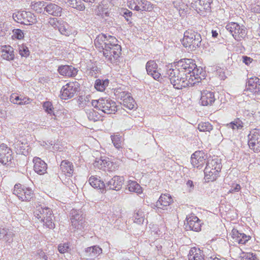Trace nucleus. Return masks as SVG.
I'll return each instance as SVG.
<instances>
[{
	"label": "nucleus",
	"instance_id": "obj_61",
	"mask_svg": "<svg viewBox=\"0 0 260 260\" xmlns=\"http://www.w3.org/2000/svg\"><path fill=\"white\" fill-rule=\"evenodd\" d=\"M59 30L60 32V33L62 35H64L66 36L69 35V31L63 26H60L59 28Z\"/></svg>",
	"mask_w": 260,
	"mask_h": 260
},
{
	"label": "nucleus",
	"instance_id": "obj_37",
	"mask_svg": "<svg viewBox=\"0 0 260 260\" xmlns=\"http://www.w3.org/2000/svg\"><path fill=\"white\" fill-rule=\"evenodd\" d=\"M46 3L43 1H38L31 3V7L32 10L38 13H44L45 12V7Z\"/></svg>",
	"mask_w": 260,
	"mask_h": 260
},
{
	"label": "nucleus",
	"instance_id": "obj_48",
	"mask_svg": "<svg viewBox=\"0 0 260 260\" xmlns=\"http://www.w3.org/2000/svg\"><path fill=\"white\" fill-rule=\"evenodd\" d=\"M13 36L17 39L21 40L24 37V34L22 31L20 29H15L13 31Z\"/></svg>",
	"mask_w": 260,
	"mask_h": 260
},
{
	"label": "nucleus",
	"instance_id": "obj_19",
	"mask_svg": "<svg viewBox=\"0 0 260 260\" xmlns=\"http://www.w3.org/2000/svg\"><path fill=\"white\" fill-rule=\"evenodd\" d=\"M31 14L29 12L25 11L18 12L13 15V18L14 20L18 23L24 25H29L30 23V19H31L29 15Z\"/></svg>",
	"mask_w": 260,
	"mask_h": 260
},
{
	"label": "nucleus",
	"instance_id": "obj_40",
	"mask_svg": "<svg viewBox=\"0 0 260 260\" xmlns=\"http://www.w3.org/2000/svg\"><path fill=\"white\" fill-rule=\"evenodd\" d=\"M219 171L213 170V168H211V171L209 173H206V168L204 169L205 178L208 181H213L215 180L219 173Z\"/></svg>",
	"mask_w": 260,
	"mask_h": 260
},
{
	"label": "nucleus",
	"instance_id": "obj_24",
	"mask_svg": "<svg viewBox=\"0 0 260 260\" xmlns=\"http://www.w3.org/2000/svg\"><path fill=\"white\" fill-rule=\"evenodd\" d=\"M212 2V0H196L192 4L194 5L197 11L210 12Z\"/></svg>",
	"mask_w": 260,
	"mask_h": 260
},
{
	"label": "nucleus",
	"instance_id": "obj_23",
	"mask_svg": "<svg viewBox=\"0 0 260 260\" xmlns=\"http://www.w3.org/2000/svg\"><path fill=\"white\" fill-rule=\"evenodd\" d=\"M45 12L49 15L54 16H60L62 13V8L53 3H46Z\"/></svg>",
	"mask_w": 260,
	"mask_h": 260
},
{
	"label": "nucleus",
	"instance_id": "obj_57",
	"mask_svg": "<svg viewBox=\"0 0 260 260\" xmlns=\"http://www.w3.org/2000/svg\"><path fill=\"white\" fill-rule=\"evenodd\" d=\"M25 145V144L23 143V142H21L20 141H17L14 144L15 148H19L20 149H24V145Z\"/></svg>",
	"mask_w": 260,
	"mask_h": 260
},
{
	"label": "nucleus",
	"instance_id": "obj_12",
	"mask_svg": "<svg viewBox=\"0 0 260 260\" xmlns=\"http://www.w3.org/2000/svg\"><path fill=\"white\" fill-rule=\"evenodd\" d=\"M78 88V83L70 82L63 86L60 91V98L62 100H68L73 98Z\"/></svg>",
	"mask_w": 260,
	"mask_h": 260
},
{
	"label": "nucleus",
	"instance_id": "obj_39",
	"mask_svg": "<svg viewBox=\"0 0 260 260\" xmlns=\"http://www.w3.org/2000/svg\"><path fill=\"white\" fill-rule=\"evenodd\" d=\"M122 104L124 107L132 110L135 107L136 103L131 95H128L125 99H123Z\"/></svg>",
	"mask_w": 260,
	"mask_h": 260
},
{
	"label": "nucleus",
	"instance_id": "obj_31",
	"mask_svg": "<svg viewBox=\"0 0 260 260\" xmlns=\"http://www.w3.org/2000/svg\"><path fill=\"white\" fill-rule=\"evenodd\" d=\"M89 183L93 187L103 191L106 189V184L96 177L91 176L89 179Z\"/></svg>",
	"mask_w": 260,
	"mask_h": 260
},
{
	"label": "nucleus",
	"instance_id": "obj_42",
	"mask_svg": "<svg viewBox=\"0 0 260 260\" xmlns=\"http://www.w3.org/2000/svg\"><path fill=\"white\" fill-rule=\"evenodd\" d=\"M198 128L200 132H210L212 130L213 126L208 122H201L199 124Z\"/></svg>",
	"mask_w": 260,
	"mask_h": 260
},
{
	"label": "nucleus",
	"instance_id": "obj_38",
	"mask_svg": "<svg viewBox=\"0 0 260 260\" xmlns=\"http://www.w3.org/2000/svg\"><path fill=\"white\" fill-rule=\"evenodd\" d=\"M86 114L89 120L92 121H97L101 119V115L97 111L93 109L87 110Z\"/></svg>",
	"mask_w": 260,
	"mask_h": 260
},
{
	"label": "nucleus",
	"instance_id": "obj_34",
	"mask_svg": "<svg viewBox=\"0 0 260 260\" xmlns=\"http://www.w3.org/2000/svg\"><path fill=\"white\" fill-rule=\"evenodd\" d=\"M146 214L142 209H136L134 213L133 219L135 222L138 224H142L143 223Z\"/></svg>",
	"mask_w": 260,
	"mask_h": 260
},
{
	"label": "nucleus",
	"instance_id": "obj_50",
	"mask_svg": "<svg viewBox=\"0 0 260 260\" xmlns=\"http://www.w3.org/2000/svg\"><path fill=\"white\" fill-rule=\"evenodd\" d=\"M108 162L106 160L101 159L98 161H95L94 162V166L98 167L100 169H102L106 167V164Z\"/></svg>",
	"mask_w": 260,
	"mask_h": 260
},
{
	"label": "nucleus",
	"instance_id": "obj_63",
	"mask_svg": "<svg viewBox=\"0 0 260 260\" xmlns=\"http://www.w3.org/2000/svg\"><path fill=\"white\" fill-rule=\"evenodd\" d=\"M247 257L248 258L249 260H255L256 257L255 255H253L252 253H248L247 255Z\"/></svg>",
	"mask_w": 260,
	"mask_h": 260
},
{
	"label": "nucleus",
	"instance_id": "obj_7",
	"mask_svg": "<svg viewBox=\"0 0 260 260\" xmlns=\"http://www.w3.org/2000/svg\"><path fill=\"white\" fill-rule=\"evenodd\" d=\"M127 6L131 10L138 12H150L153 9L152 4L146 0H127Z\"/></svg>",
	"mask_w": 260,
	"mask_h": 260
},
{
	"label": "nucleus",
	"instance_id": "obj_1",
	"mask_svg": "<svg viewBox=\"0 0 260 260\" xmlns=\"http://www.w3.org/2000/svg\"><path fill=\"white\" fill-rule=\"evenodd\" d=\"M94 44L99 50H103L104 56L110 62H115L119 57L121 46L117 44V40L115 37L99 35L95 39Z\"/></svg>",
	"mask_w": 260,
	"mask_h": 260
},
{
	"label": "nucleus",
	"instance_id": "obj_9",
	"mask_svg": "<svg viewBox=\"0 0 260 260\" xmlns=\"http://www.w3.org/2000/svg\"><path fill=\"white\" fill-rule=\"evenodd\" d=\"M225 28L237 41H240L246 35L245 27L243 25L240 26L236 22L228 23Z\"/></svg>",
	"mask_w": 260,
	"mask_h": 260
},
{
	"label": "nucleus",
	"instance_id": "obj_35",
	"mask_svg": "<svg viewBox=\"0 0 260 260\" xmlns=\"http://www.w3.org/2000/svg\"><path fill=\"white\" fill-rule=\"evenodd\" d=\"M109 81L108 79L101 80L97 79L95 81L94 87L100 91H103L105 90L106 88L108 86Z\"/></svg>",
	"mask_w": 260,
	"mask_h": 260
},
{
	"label": "nucleus",
	"instance_id": "obj_53",
	"mask_svg": "<svg viewBox=\"0 0 260 260\" xmlns=\"http://www.w3.org/2000/svg\"><path fill=\"white\" fill-rule=\"evenodd\" d=\"M253 59L247 56H242V61L245 64L248 66L253 61Z\"/></svg>",
	"mask_w": 260,
	"mask_h": 260
},
{
	"label": "nucleus",
	"instance_id": "obj_16",
	"mask_svg": "<svg viewBox=\"0 0 260 260\" xmlns=\"http://www.w3.org/2000/svg\"><path fill=\"white\" fill-rule=\"evenodd\" d=\"M247 89L255 95H260V79L254 77L248 79Z\"/></svg>",
	"mask_w": 260,
	"mask_h": 260
},
{
	"label": "nucleus",
	"instance_id": "obj_15",
	"mask_svg": "<svg viewBox=\"0 0 260 260\" xmlns=\"http://www.w3.org/2000/svg\"><path fill=\"white\" fill-rule=\"evenodd\" d=\"M124 178L122 176H114L106 183V188L114 190H119L123 184Z\"/></svg>",
	"mask_w": 260,
	"mask_h": 260
},
{
	"label": "nucleus",
	"instance_id": "obj_46",
	"mask_svg": "<svg viewBox=\"0 0 260 260\" xmlns=\"http://www.w3.org/2000/svg\"><path fill=\"white\" fill-rule=\"evenodd\" d=\"M43 107L44 110L48 113L51 114L53 112V107L51 102L48 101L44 102Z\"/></svg>",
	"mask_w": 260,
	"mask_h": 260
},
{
	"label": "nucleus",
	"instance_id": "obj_20",
	"mask_svg": "<svg viewBox=\"0 0 260 260\" xmlns=\"http://www.w3.org/2000/svg\"><path fill=\"white\" fill-rule=\"evenodd\" d=\"M173 202L171 196L169 194H162L158 201L155 203V206L157 209H166Z\"/></svg>",
	"mask_w": 260,
	"mask_h": 260
},
{
	"label": "nucleus",
	"instance_id": "obj_5",
	"mask_svg": "<svg viewBox=\"0 0 260 260\" xmlns=\"http://www.w3.org/2000/svg\"><path fill=\"white\" fill-rule=\"evenodd\" d=\"M91 105L101 110L102 113L108 114L115 113L117 110L115 102L109 98H101L98 100H92Z\"/></svg>",
	"mask_w": 260,
	"mask_h": 260
},
{
	"label": "nucleus",
	"instance_id": "obj_44",
	"mask_svg": "<svg viewBox=\"0 0 260 260\" xmlns=\"http://www.w3.org/2000/svg\"><path fill=\"white\" fill-rule=\"evenodd\" d=\"M14 234L9 229L3 238V240L8 245H10L13 241Z\"/></svg>",
	"mask_w": 260,
	"mask_h": 260
},
{
	"label": "nucleus",
	"instance_id": "obj_41",
	"mask_svg": "<svg viewBox=\"0 0 260 260\" xmlns=\"http://www.w3.org/2000/svg\"><path fill=\"white\" fill-rule=\"evenodd\" d=\"M226 127L231 128L233 131L235 129H241L243 127V122L239 119L235 120L226 125Z\"/></svg>",
	"mask_w": 260,
	"mask_h": 260
},
{
	"label": "nucleus",
	"instance_id": "obj_2",
	"mask_svg": "<svg viewBox=\"0 0 260 260\" xmlns=\"http://www.w3.org/2000/svg\"><path fill=\"white\" fill-rule=\"evenodd\" d=\"M165 78H168L173 87L176 89H181L188 86V77L186 74L181 71L176 66L175 68L167 67L165 74H162Z\"/></svg>",
	"mask_w": 260,
	"mask_h": 260
},
{
	"label": "nucleus",
	"instance_id": "obj_29",
	"mask_svg": "<svg viewBox=\"0 0 260 260\" xmlns=\"http://www.w3.org/2000/svg\"><path fill=\"white\" fill-rule=\"evenodd\" d=\"M60 168L67 176L70 177L73 173V164L68 160H62L60 165Z\"/></svg>",
	"mask_w": 260,
	"mask_h": 260
},
{
	"label": "nucleus",
	"instance_id": "obj_58",
	"mask_svg": "<svg viewBox=\"0 0 260 260\" xmlns=\"http://www.w3.org/2000/svg\"><path fill=\"white\" fill-rule=\"evenodd\" d=\"M240 189V185L238 184H236L235 187H232L231 189L229 190V192L233 193L234 192H238Z\"/></svg>",
	"mask_w": 260,
	"mask_h": 260
},
{
	"label": "nucleus",
	"instance_id": "obj_59",
	"mask_svg": "<svg viewBox=\"0 0 260 260\" xmlns=\"http://www.w3.org/2000/svg\"><path fill=\"white\" fill-rule=\"evenodd\" d=\"M8 230V229H6L4 228H0V239H3Z\"/></svg>",
	"mask_w": 260,
	"mask_h": 260
},
{
	"label": "nucleus",
	"instance_id": "obj_49",
	"mask_svg": "<svg viewBox=\"0 0 260 260\" xmlns=\"http://www.w3.org/2000/svg\"><path fill=\"white\" fill-rule=\"evenodd\" d=\"M69 249L68 243H63L59 244L58 246V249L60 253H64L68 251Z\"/></svg>",
	"mask_w": 260,
	"mask_h": 260
},
{
	"label": "nucleus",
	"instance_id": "obj_62",
	"mask_svg": "<svg viewBox=\"0 0 260 260\" xmlns=\"http://www.w3.org/2000/svg\"><path fill=\"white\" fill-rule=\"evenodd\" d=\"M63 2L67 4L70 7H73L74 4L76 0H63Z\"/></svg>",
	"mask_w": 260,
	"mask_h": 260
},
{
	"label": "nucleus",
	"instance_id": "obj_36",
	"mask_svg": "<svg viewBox=\"0 0 260 260\" xmlns=\"http://www.w3.org/2000/svg\"><path fill=\"white\" fill-rule=\"evenodd\" d=\"M127 188L131 192H134L137 193H141L142 192L140 185L135 181H128Z\"/></svg>",
	"mask_w": 260,
	"mask_h": 260
},
{
	"label": "nucleus",
	"instance_id": "obj_52",
	"mask_svg": "<svg viewBox=\"0 0 260 260\" xmlns=\"http://www.w3.org/2000/svg\"><path fill=\"white\" fill-rule=\"evenodd\" d=\"M20 100V97L15 93H13L11 95L10 101L14 104H18Z\"/></svg>",
	"mask_w": 260,
	"mask_h": 260
},
{
	"label": "nucleus",
	"instance_id": "obj_4",
	"mask_svg": "<svg viewBox=\"0 0 260 260\" xmlns=\"http://www.w3.org/2000/svg\"><path fill=\"white\" fill-rule=\"evenodd\" d=\"M202 41L200 34L191 29H188L184 33L182 44L188 51H193L199 47Z\"/></svg>",
	"mask_w": 260,
	"mask_h": 260
},
{
	"label": "nucleus",
	"instance_id": "obj_64",
	"mask_svg": "<svg viewBox=\"0 0 260 260\" xmlns=\"http://www.w3.org/2000/svg\"><path fill=\"white\" fill-rule=\"evenodd\" d=\"M186 185L188 187L191 188L193 187V182L191 180H188L186 183Z\"/></svg>",
	"mask_w": 260,
	"mask_h": 260
},
{
	"label": "nucleus",
	"instance_id": "obj_11",
	"mask_svg": "<svg viewBox=\"0 0 260 260\" xmlns=\"http://www.w3.org/2000/svg\"><path fill=\"white\" fill-rule=\"evenodd\" d=\"M248 144L249 148L254 152L260 151V130L253 129L248 136Z\"/></svg>",
	"mask_w": 260,
	"mask_h": 260
},
{
	"label": "nucleus",
	"instance_id": "obj_14",
	"mask_svg": "<svg viewBox=\"0 0 260 260\" xmlns=\"http://www.w3.org/2000/svg\"><path fill=\"white\" fill-rule=\"evenodd\" d=\"M13 159L12 151L4 144L0 146V162L4 165H8Z\"/></svg>",
	"mask_w": 260,
	"mask_h": 260
},
{
	"label": "nucleus",
	"instance_id": "obj_22",
	"mask_svg": "<svg viewBox=\"0 0 260 260\" xmlns=\"http://www.w3.org/2000/svg\"><path fill=\"white\" fill-rule=\"evenodd\" d=\"M203 152L202 151H196L191 157V163L194 167L200 168L204 164L205 159L203 157Z\"/></svg>",
	"mask_w": 260,
	"mask_h": 260
},
{
	"label": "nucleus",
	"instance_id": "obj_27",
	"mask_svg": "<svg viewBox=\"0 0 260 260\" xmlns=\"http://www.w3.org/2000/svg\"><path fill=\"white\" fill-rule=\"evenodd\" d=\"M102 253V249L97 246L89 247L85 250V256L89 259H93Z\"/></svg>",
	"mask_w": 260,
	"mask_h": 260
},
{
	"label": "nucleus",
	"instance_id": "obj_51",
	"mask_svg": "<svg viewBox=\"0 0 260 260\" xmlns=\"http://www.w3.org/2000/svg\"><path fill=\"white\" fill-rule=\"evenodd\" d=\"M55 117L54 118H51V121L50 122V126L53 127H57L59 124L56 121H58L60 119V115L57 116L54 115Z\"/></svg>",
	"mask_w": 260,
	"mask_h": 260
},
{
	"label": "nucleus",
	"instance_id": "obj_32",
	"mask_svg": "<svg viewBox=\"0 0 260 260\" xmlns=\"http://www.w3.org/2000/svg\"><path fill=\"white\" fill-rule=\"evenodd\" d=\"M2 57L3 59L7 60H12L14 59L15 55L14 54L13 48L10 46H5L2 51Z\"/></svg>",
	"mask_w": 260,
	"mask_h": 260
},
{
	"label": "nucleus",
	"instance_id": "obj_13",
	"mask_svg": "<svg viewBox=\"0 0 260 260\" xmlns=\"http://www.w3.org/2000/svg\"><path fill=\"white\" fill-rule=\"evenodd\" d=\"M201 221L198 217L194 215H189L186 218L184 223L187 230L198 232L201 230Z\"/></svg>",
	"mask_w": 260,
	"mask_h": 260
},
{
	"label": "nucleus",
	"instance_id": "obj_55",
	"mask_svg": "<svg viewBox=\"0 0 260 260\" xmlns=\"http://www.w3.org/2000/svg\"><path fill=\"white\" fill-rule=\"evenodd\" d=\"M216 75H218L221 80H224L226 77L224 72L221 69L216 71Z\"/></svg>",
	"mask_w": 260,
	"mask_h": 260
},
{
	"label": "nucleus",
	"instance_id": "obj_30",
	"mask_svg": "<svg viewBox=\"0 0 260 260\" xmlns=\"http://www.w3.org/2000/svg\"><path fill=\"white\" fill-rule=\"evenodd\" d=\"M211 168H213V170H216V171H220L221 165L220 162H218V159L217 158L212 159H209L208 160L206 167V173H210L211 171Z\"/></svg>",
	"mask_w": 260,
	"mask_h": 260
},
{
	"label": "nucleus",
	"instance_id": "obj_43",
	"mask_svg": "<svg viewBox=\"0 0 260 260\" xmlns=\"http://www.w3.org/2000/svg\"><path fill=\"white\" fill-rule=\"evenodd\" d=\"M111 139L114 146L118 149L122 148V140L121 137L119 136H112Z\"/></svg>",
	"mask_w": 260,
	"mask_h": 260
},
{
	"label": "nucleus",
	"instance_id": "obj_25",
	"mask_svg": "<svg viewBox=\"0 0 260 260\" xmlns=\"http://www.w3.org/2000/svg\"><path fill=\"white\" fill-rule=\"evenodd\" d=\"M59 73L65 76L73 77L77 75L78 71L72 66H62L58 68Z\"/></svg>",
	"mask_w": 260,
	"mask_h": 260
},
{
	"label": "nucleus",
	"instance_id": "obj_21",
	"mask_svg": "<svg viewBox=\"0 0 260 260\" xmlns=\"http://www.w3.org/2000/svg\"><path fill=\"white\" fill-rule=\"evenodd\" d=\"M34 170L39 175H43L46 173L47 169V164L39 157H34L33 159Z\"/></svg>",
	"mask_w": 260,
	"mask_h": 260
},
{
	"label": "nucleus",
	"instance_id": "obj_56",
	"mask_svg": "<svg viewBox=\"0 0 260 260\" xmlns=\"http://www.w3.org/2000/svg\"><path fill=\"white\" fill-rule=\"evenodd\" d=\"M132 14L133 13L131 11L127 9L124 10V12H123V16L125 17L127 21H129L128 18L132 16Z\"/></svg>",
	"mask_w": 260,
	"mask_h": 260
},
{
	"label": "nucleus",
	"instance_id": "obj_17",
	"mask_svg": "<svg viewBox=\"0 0 260 260\" xmlns=\"http://www.w3.org/2000/svg\"><path fill=\"white\" fill-rule=\"evenodd\" d=\"M146 69L148 75H151L154 79L159 80L162 76L157 69V65L153 60L147 62L146 65Z\"/></svg>",
	"mask_w": 260,
	"mask_h": 260
},
{
	"label": "nucleus",
	"instance_id": "obj_26",
	"mask_svg": "<svg viewBox=\"0 0 260 260\" xmlns=\"http://www.w3.org/2000/svg\"><path fill=\"white\" fill-rule=\"evenodd\" d=\"M232 238L235 242L239 244H244L249 240V236L244 233H239L236 229H233L232 232Z\"/></svg>",
	"mask_w": 260,
	"mask_h": 260
},
{
	"label": "nucleus",
	"instance_id": "obj_8",
	"mask_svg": "<svg viewBox=\"0 0 260 260\" xmlns=\"http://www.w3.org/2000/svg\"><path fill=\"white\" fill-rule=\"evenodd\" d=\"M13 193L22 201H29L34 197L33 191L28 187L21 184H16L13 189Z\"/></svg>",
	"mask_w": 260,
	"mask_h": 260
},
{
	"label": "nucleus",
	"instance_id": "obj_33",
	"mask_svg": "<svg viewBox=\"0 0 260 260\" xmlns=\"http://www.w3.org/2000/svg\"><path fill=\"white\" fill-rule=\"evenodd\" d=\"M173 5L181 16L184 15L185 11L187 9V5L183 3L181 0H174L173 2Z\"/></svg>",
	"mask_w": 260,
	"mask_h": 260
},
{
	"label": "nucleus",
	"instance_id": "obj_28",
	"mask_svg": "<svg viewBox=\"0 0 260 260\" xmlns=\"http://www.w3.org/2000/svg\"><path fill=\"white\" fill-rule=\"evenodd\" d=\"M188 260H204V255L202 251L196 247H192L188 254Z\"/></svg>",
	"mask_w": 260,
	"mask_h": 260
},
{
	"label": "nucleus",
	"instance_id": "obj_18",
	"mask_svg": "<svg viewBox=\"0 0 260 260\" xmlns=\"http://www.w3.org/2000/svg\"><path fill=\"white\" fill-rule=\"evenodd\" d=\"M201 103L203 106H211L215 101L213 92L204 90L201 92Z\"/></svg>",
	"mask_w": 260,
	"mask_h": 260
},
{
	"label": "nucleus",
	"instance_id": "obj_45",
	"mask_svg": "<svg viewBox=\"0 0 260 260\" xmlns=\"http://www.w3.org/2000/svg\"><path fill=\"white\" fill-rule=\"evenodd\" d=\"M19 52L22 57H26L29 55V51L28 48L24 45L19 46Z\"/></svg>",
	"mask_w": 260,
	"mask_h": 260
},
{
	"label": "nucleus",
	"instance_id": "obj_54",
	"mask_svg": "<svg viewBox=\"0 0 260 260\" xmlns=\"http://www.w3.org/2000/svg\"><path fill=\"white\" fill-rule=\"evenodd\" d=\"M30 99L26 97H20V100L18 105H26L30 103Z\"/></svg>",
	"mask_w": 260,
	"mask_h": 260
},
{
	"label": "nucleus",
	"instance_id": "obj_60",
	"mask_svg": "<svg viewBox=\"0 0 260 260\" xmlns=\"http://www.w3.org/2000/svg\"><path fill=\"white\" fill-rule=\"evenodd\" d=\"M128 95H131V94L129 93L123 91L119 93V97L122 101H123V99H125V98L127 97Z\"/></svg>",
	"mask_w": 260,
	"mask_h": 260
},
{
	"label": "nucleus",
	"instance_id": "obj_3",
	"mask_svg": "<svg viewBox=\"0 0 260 260\" xmlns=\"http://www.w3.org/2000/svg\"><path fill=\"white\" fill-rule=\"evenodd\" d=\"M34 215L49 229L54 228L55 224L53 222L54 216L52 214V211L45 204L37 206Z\"/></svg>",
	"mask_w": 260,
	"mask_h": 260
},
{
	"label": "nucleus",
	"instance_id": "obj_10",
	"mask_svg": "<svg viewBox=\"0 0 260 260\" xmlns=\"http://www.w3.org/2000/svg\"><path fill=\"white\" fill-rule=\"evenodd\" d=\"M70 214L72 226L77 230L84 229L85 225V221L82 211L73 209L71 210Z\"/></svg>",
	"mask_w": 260,
	"mask_h": 260
},
{
	"label": "nucleus",
	"instance_id": "obj_47",
	"mask_svg": "<svg viewBox=\"0 0 260 260\" xmlns=\"http://www.w3.org/2000/svg\"><path fill=\"white\" fill-rule=\"evenodd\" d=\"M72 8L81 11H84L85 9L84 5L80 0H76L74 4V7Z\"/></svg>",
	"mask_w": 260,
	"mask_h": 260
},
{
	"label": "nucleus",
	"instance_id": "obj_6",
	"mask_svg": "<svg viewBox=\"0 0 260 260\" xmlns=\"http://www.w3.org/2000/svg\"><path fill=\"white\" fill-rule=\"evenodd\" d=\"M176 67L181 71L185 74H190V77L194 76L195 79H198L199 75H196L197 66L192 59L184 58L178 61L176 64Z\"/></svg>",
	"mask_w": 260,
	"mask_h": 260
}]
</instances>
